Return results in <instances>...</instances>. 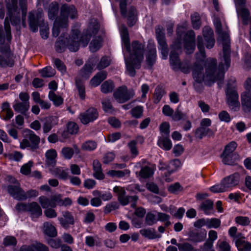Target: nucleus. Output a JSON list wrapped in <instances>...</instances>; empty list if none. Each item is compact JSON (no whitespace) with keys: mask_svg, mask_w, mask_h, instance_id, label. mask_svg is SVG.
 <instances>
[{"mask_svg":"<svg viewBox=\"0 0 251 251\" xmlns=\"http://www.w3.org/2000/svg\"><path fill=\"white\" fill-rule=\"evenodd\" d=\"M245 91L241 96L242 103L249 110H251V78H248L245 82Z\"/></svg>","mask_w":251,"mask_h":251,"instance_id":"16","label":"nucleus"},{"mask_svg":"<svg viewBox=\"0 0 251 251\" xmlns=\"http://www.w3.org/2000/svg\"><path fill=\"white\" fill-rule=\"evenodd\" d=\"M103 110L109 113H111L113 111L112 106L109 99H105L102 102Z\"/></svg>","mask_w":251,"mask_h":251,"instance_id":"62","label":"nucleus"},{"mask_svg":"<svg viewBox=\"0 0 251 251\" xmlns=\"http://www.w3.org/2000/svg\"><path fill=\"white\" fill-rule=\"evenodd\" d=\"M14 64L13 60L11 58L4 59L0 55V65L2 67H12Z\"/></svg>","mask_w":251,"mask_h":251,"instance_id":"61","label":"nucleus"},{"mask_svg":"<svg viewBox=\"0 0 251 251\" xmlns=\"http://www.w3.org/2000/svg\"><path fill=\"white\" fill-rule=\"evenodd\" d=\"M113 192L118 196V199L120 202L123 205H127L130 201L131 202V205L134 207L136 205L138 197L136 196L128 197L125 195L126 192L125 189L121 186H115L113 188Z\"/></svg>","mask_w":251,"mask_h":251,"instance_id":"12","label":"nucleus"},{"mask_svg":"<svg viewBox=\"0 0 251 251\" xmlns=\"http://www.w3.org/2000/svg\"><path fill=\"white\" fill-rule=\"evenodd\" d=\"M164 91L160 88H156L155 90L154 99V102L158 103L164 94Z\"/></svg>","mask_w":251,"mask_h":251,"instance_id":"56","label":"nucleus"},{"mask_svg":"<svg viewBox=\"0 0 251 251\" xmlns=\"http://www.w3.org/2000/svg\"><path fill=\"white\" fill-rule=\"evenodd\" d=\"M198 106L200 108L201 112L204 114H206L207 113L209 112L210 108V106L204 101L202 100H199L198 102Z\"/></svg>","mask_w":251,"mask_h":251,"instance_id":"60","label":"nucleus"},{"mask_svg":"<svg viewBox=\"0 0 251 251\" xmlns=\"http://www.w3.org/2000/svg\"><path fill=\"white\" fill-rule=\"evenodd\" d=\"M235 142H231L225 147V150L221 155L223 162L227 165H232L234 163L233 151L236 148Z\"/></svg>","mask_w":251,"mask_h":251,"instance_id":"14","label":"nucleus"},{"mask_svg":"<svg viewBox=\"0 0 251 251\" xmlns=\"http://www.w3.org/2000/svg\"><path fill=\"white\" fill-rule=\"evenodd\" d=\"M15 208L20 212L24 211L29 212L31 217L33 220L42 214V211L40 206L36 202H32L28 204L19 203L16 205Z\"/></svg>","mask_w":251,"mask_h":251,"instance_id":"10","label":"nucleus"},{"mask_svg":"<svg viewBox=\"0 0 251 251\" xmlns=\"http://www.w3.org/2000/svg\"><path fill=\"white\" fill-rule=\"evenodd\" d=\"M140 233L143 236L151 239L158 238L161 237L160 235L156 233L154 229L151 228L141 229Z\"/></svg>","mask_w":251,"mask_h":251,"instance_id":"29","label":"nucleus"},{"mask_svg":"<svg viewBox=\"0 0 251 251\" xmlns=\"http://www.w3.org/2000/svg\"><path fill=\"white\" fill-rule=\"evenodd\" d=\"M236 246L239 251H251V244L246 242L244 238H238L236 240Z\"/></svg>","mask_w":251,"mask_h":251,"instance_id":"30","label":"nucleus"},{"mask_svg":"<svg viewBox=\"0 0 251 251\" xmlns=\"http://www.w3.org/2000/svg\"><path fill=\"white\" fill-rule=\"evenodd\" d=\"M100 25L95 19H92L89 24L88 28L83 32L82 35L79 34L77 29L72 31L71 37L66 39V41L58 40L55 43L56 50L58 52L63 50L65 47H67L71 51H76L78 50L79 44L85 47L91 37L93 39L90 42L89 49L91 52H96L102 46V39L99 34Z\"/></svg>","mask_w":251,"mask_h":251,"instance_id":"2","label":"nucleus"},{"mask_svg":"<svg viewBox=\"0 0 251 251\" xmlns=\"http://www.w3.org/2000/svg\"><path fill=\"white\" fill-rule=\"evenodd\" d=\"M57 119L55 117H50L45 119L43 126V129L44 133L49 132L52 126L57 124Z\"/></svg>","mask_w":251,"mask_h":251,"instance_id":"28","label":"nucleus"},{"mask_svg":"<svg viewBox=\"0 0 251 251\" xmlns=\"http://www.w3.org/2000/svg\"><path fill=\"white\" fill-rule=\"evenodd\" d=\"M43 231L44 233L50 237H55L57 230L52 224L49 222H45L43 224Z\"/></svg>","mask_w":251,"mask_h":251,"instance_id":"27","label":"nucleus"},{"mask_svg":"<svg viewBox=\"0 0 251 251\" xmlns=\"http://www.w3.org/2000/svg\"><path fill=\"white\" fill-rule=\"evenodd\" d=\"M135 95L133 89H127L125 86L118 88L113 93L115 100L119 103H124L132 98Z\"/></svg>","mask_w":251,"mask_h":251,"instance_id":"11","label":"nucleus"},{"mask_svg":"<svg viewBox=\"0 0 251 251\" xmlns=\"http://www.w3.org/2000/svg\"><path fill=\"white\" fill-rule=\"evenodd\" d=\"M41 75L44 77H52L54 75L55 71L51 67H46L39 71Z\"/></svg>","mask_w":251,"mask_h":251,"instance_id":"39","label":"nucleus"},{"mask_svg":"<svg viewBox=\"0 0 251 251\" xmlns=\"http://www.w3.org/2000/svg\"><path fill=\"white\" fill-rule=\"evenodd\" d=\"M58 4L56 2H52L48 9V15L50 19H53L58 11Z\"/></svg>","mask_w":251,"mask_h":251,"instance_id":"40","label":"nucleus"},{"mask_svg":"<svg viewBox=\"0 0 251 251\" xmlns=\"http://www.w3.org/2000/svg\"><path fill=\"white\" fill-rule=\"evenodd\" d=\"M1 110L0 112V118L4 121L10 120L14 115V113L10 108L9 103L5 102L2 103Z\"/></svg>","mask_w":251,"mask_h":251,"instance_id":"24","label":"nucleus"},{"mask_svg":"<svg viewBox=\"0 0 251 251\" xmlns=\"http://www.w3.org/2000/svg\"><path fill=\"white\" fill-rule=\"evenodd\" d=\"M75 84L80 98L84 99L85 96V91L83 84L78 78L76 79Z\"/></svg>","mask_w":251,"mask_h":251,"instance_id":"49","label":"nucleus"},{"mask_svg":"<svg viewBox=\"0 0 251 251\" xmlns=\"http://www.w3.org/2000/svg\"><path fill=\"white\" fill-rule=\"evenodd\" d=\"M180 39H178L172 46L173 50L171 52L170 56V65L173 70L175 71L180 70L186 74L190 72V71L189 63L187 62H180L177 53H175L176 51H178L180 48Z\"/></svg>","mask_w":251,"mask_h":251,"instance_id":"7","label":"nucleus"},{"mask_svg":"<svg viewBox=\"0 0 251 251\" xmlns=\"http://www.w3.org/2000/svg\"><path fill=\"white\" fill-rule=\"evenodd\" d=\"M29 24L31 30L36 32L38 30V26L41 27L40 34L43 39L47 38L48 36V27L44 23L42 18V12L36 13V16L33 13H30L29 15Z\"/></svg>","mask_w":251,"mask_h":251,"instance_id":"9","label":"nucleus"},{"mask_svg":"<svg viewBox=\"0 0 251 251\" xmlns=\"http://www.w3.org/2000/svg\"><path fill=\"white\" fill-rule=\"evenodd\" d=\"M213 23L219 35L218 41L223 45L225 64L221 62L217 69L216 66V60L213 58L208 59L204 63L205 74L204 75L202 66L205 58L204 43L202 37L198 36V48L200 53L197 55V60L192 68L195 80L198 83L204 82L208 85H210L215 81L222 80L225 70L228 69L230 65V42L227 25L225 23H222L217 18L214 19ZM203 35L206 48H213L215 44V40L212 29L208 26L204 27L203 29Z\"/></svg>","mask_w":251,"mask_h":251,"instance_id":"1","label":"nucleus"},{"mask_svg":"<svg viewBox=\"0 0 251 251\" xmlns=\"http://www.w3.org/2000/svg\"><path fill=\"white\" fill-rule=\"evenodd\" d=\"M149 48L150 51L147 55L146 61L150 66H151L155 63L156 57V50L155 46L153 43H150Z\"/></svg>","mask_w":251,"mask_h":251,"instance_id":"26","label":"nucleus"},{"mask_svg":"<svg viewBox=\"0 0 251 251\" xmlns=\"http://www.w3.org/2000/svg\"><path fill=\"white\" fill-rule=\"evenodd\" d=\"M28 138L31 145V149H36L40 142L39 137L33 133L31 130L28 131Z\"/></svg>","mask_w":251,"mask_h":251,"instance_id":"37","label":"nucleus"},{"mask_svg":"<svg viewBox=\"0 0 251 251\" xmlns=\"http://www.w3.org/2000/svg\"><path fill=\"white\" fill-rule=\"evenodd\" d=\"M226 191L236 185L239 182V175L235 174L224 178L222 181Z\"/></svg>","mask_w":251,"mask_h":251,"instance_id":"22","label":"nucleus"},{"mask_svg":"<svg viewBox=\"0 0 251 251\" xmlns=\"http://www.w3.org/2000/svg\"><path fill=\"white\" fill-rule=\"evenodd\" d=\"M94 194L95 196H99L100 199L104 201H108L112 198V194L108 192L101 193L98 191H95L94 192Z\"/></svg>","mask_w":251,"mask_h":251,"instance_id":"58","label":"nucleus"},{"mask_svg":"<svg viewBox=\"0 0 251 251\" xmlns=\"http://www.w3.org/2000/svg\"><path fill=\"white\" fill-rule=\"evenodd\" d=\"M157 144L161 148L166 151L170 150L172 147V142L168 137L162 136L159 137Z\"/></svg>","mask_w":251,"mask_h":251,"instance_id":"32","label":"nucleus"},{"mask_svg":"<svg viewBox=\"0 0 251 251\" xmlns=\"http://www.w3.org/2000/svg\"><path fill=\"white\" fill-rule=\"evenodd\" d=\"M54 63L57 69L61 74H64L66 72V67L59 59H55L54 60Z\"/></svg>","mask_w":251,"mask_h":251,"instance_id":"63","label":"nucleus"},{"mask_svg":"<svg viewBox=\"0 0 251 251\" xmlns=\"http://www.w3.org/2000/svg\"><path fill=\"white\" fill-rule=\"evenodd\" d=\"M6 0L7 8V16L4 22V29L5 37L7 42L11 40L10 27L9 24L10 21L12 25H17L20 22V10H21L23 24L25 25V20L26 14V0H20V9H18L17 6V0ZM5 34L3 33L2 25H0V51L2 53L7 52L9 50L8 46L4 45Z\"/></svg>","mask_w":251,"mask_h":251,"instance_id":"4","label":"nucleus"},{"mask_svg":"<svg viewBox=\"0 0 251 251\" xmlns=\"http://www.w3.org/2000/svg\"><path fill=\"white\" fill-rule=\"evenodd\" d=\"M218 116L221 121L229 123L231 121L230 115L226 111L220 112Z\"/></svg>","mask_w":251,"mask_h":251,"instance_id":"59","label":"nucleus"},{"mask_svg":"<svg viewBox=\"0 0 251 251\" xmlns=\"http://www.w3.org/2000/svg\"><path fill=\"white\" fill-rule=\"evenodd\" d=\"M114 88L113 82L111 80H107L103 82L101 85V91L103 93L107 94L112 91Z\"/></svg>","mask_w":251,"mask_h":251,"instance_id":"38","label":"nucleus"},{"mask_svg":"<svg viewBox=\"0 0 251 251\" xmlns=\"http://www.w3.org/2000/svg\"><path fill=\"white\" fill-rule=\"evenodd\" d=\"M206 235L205 232L202 234L198 232H192L190 234L189 237L192 241L199 242L203 241L205 238Z\"/></svg>","mask_w":251,"mask_h":251,"instance_id":"44","label":"nucleus"},{"mask_svg":"<svg viewBox=\"0 0 251 251\" xmlns=\"http://www.w3.org/2000/svg\"><path fill=\"white\" fill-rule=\"evenodd\" d=\"M107 74L106 72L102 71L97 73L91 80L90 85L92 87L98 86L100 82L105 79Z\"/></svg>","mask_w":251,"mask_h":251,"instance_id":"31","label":"nucleus"},{"mask_svg":"<svg viewBox=\"0 0 251 251\" xmlns=\"http://www.w3.org/2000/svg\"><path fill=\"white\" fill-rule=\"evenodd\" d=\"M213 207V202L210 200H207L202 203L201 206V208L204 213L208 215L210 213V210Z\"/></svg>","mask_w":251,"mask_h":251,"instance_id":"46","label":"nucleus"},{"mask_svg":"<svg viewBox=\"0 0 251 251\" xmlns=\"http://www.w3.org/2000/svg\"><path fill=\"white\" fill-rule=\"evenodd\" d=\"M155 170V166H147L141 170L139 173V176L141 178H147L152 176Z\"/></svg>","mask_w":251,"mask_h":251,"instance_id":"35","label":"nucleus"},{"mask_svg":"<svg viewBox=\"0 0 251 251\" xmlns=\"http://www.w3.org/2000/svg\"><path fill=\"white\" fill-rule=\"evenodd\" d=\"M110 63V59L109 57H103L101 58L97 67L99 70H100L107 67Z\"/></svg>","mask_w":251,"mask_h":251,"instance_id":"54","label":"nucleus"},{"mask_svg":"<svg viewBox=\"0 0 251 251\" xmlns=\"http://www.w3.org/2000/svg\"><path fill=\"white\" fill-rule=\"evenodd\" d=\"M157 222V215L151 212H149L146 217V223L149 226H152Z\"/></svg>","mask_w":251,"mask_h":251,"instance_id":"42","label":"nucleus"},{"mask_svg":"<svg viewBox=\"0 0 251 251\" xmlns=\"http://www.w3.org/2000/svg\"><path fill=\"white\" fill-rule=\"evenodd\" d=\"M76 16L77 10L74 6L63 4L61 8L60 17L55 19L53 25V36L57 37L59 33L60 27H65L67 26L69 17L74 19Z\"/></svg>","mask_w":251,"mask_h":251,"instance_id":"5","label":"nucleus"},{"mask_svg":"<svg viewBox=\"0 0 251 251\" xmlns=\"http://www.w3.org/2000/svg\"><path fill=\"white\" fill-rule=\"evenodd\" d=\"M177 247L179 251H192L193 247L190 244L184 243L178 244Z\"/></svg>","mask_w":251,"mask_h":251,"instance_id":"64","label":"nucleus"},{"mask_svg":"<svg viewBox=\"0 0 251 251\" xmlns=\"http://www.w3.org/2000/svg\"><path fill=\"white\" fill-rule=\"evenodd\" d=\"M235 221L236 224L242 226H248L250 223L249 218L246 216H237L235 219Z\"/></svg>","mask_w":251,"mask_h":251,"instance_id":"50","label":"nucleus"},{"mask_svg":"<svg viewBox=\"0 0 251 251\" xmlns=\"http://www.w3.org/2000/svg\"><path fill=\"white\" fill-rule=\"evenodd\" d=\"M227 103L232 110L236 111L239 109L238 95L235 90L228 89L226 91Z\"/></svg>","mask_w":251,"mask_h":251,"instance_id":"17","label":"nucleus"},{"mask_svg":"<svg viewBox=\"0 0 251 251\" xmlns=\"http://www.w3.org/2000/svg\"><path fill=\"white\" fill-rule=\"evenodd\" d=\"M57 156L56 151L53 149H50L46 153V162L48 166H54L55 164V158Z\"/></svg>","mask_w":251,"mask_h":251,"instance_id":"33","label":"nucleus"},{"mask_svg":"<svg viewBox=\"0 0 251 251\" xmlns=\"http://www.w3.org/2000/svg\"><path fill=\"white\" fill-rule=\"evenodd\" d=\"M20 251H49V248L44 244L36 242L31 245H24Z\"/></svg>","mask_w":251,"mask_h":251,"instance_id":"25","label":"nucleus"},{"mask_svg":"<svg viewBox=\"0 0 251 251\" xmlns=\"http://www.w3.org/2000/svg\"><path fill=\"white\" fill-rule=\"evenodd\" d=\"M93 168L94 171V176L98 179H102L104 178V175L101 172V164L98 160L93 162Z\"/></svg>","mask_w":251,"mask_h":251,"instance_id":"36","label":"nucleus"},{"mask_svg":"<svg viewBox=\"0 0 251 251\" xmlns=\"http://www.w3.org/2000/svg\"><path fill=\"white\" fill-rule=\"evenodd\" d=\"M185 209L182 207H180L178 208L177 210H176L175 207H173L170 209V213L171 214L174 216V217L180 219L182 218L184 213Z\"/></svg>","mask_w":251,"mask_h":251,"instance_id":"48","label":"nucleus"},{"mask_svg":"<svg viewBox=\"0 0 251 251\" xmlns=\"http://www.w3.org/2000/svg\"><path fill=\"white\" fill-rule=\"evenodd\" d=\"M33 162L32 161H29L26 163L24 164L21 168L20 172L24 175H28L30 174L31 168L33 166Z\"/></svg>","mask_w":251,"mask_h":251,"instance_id":"45","label":"nucleus"},{"mask_svg":"<svg viewBox=\"0 0 251 251\" xmlns=\"http://www.w3.org/2000/svg\"><path fill=\"white\" fill-rule=\"evenodd\" d=\"M68 132L71 134H75L77 132L78 127L74 122H69L67 125Z\"/></svg>","mask_w":251,"mask_h":251,"instance_id":"52","label":"nucleus"},{"mask_svg":"<svg viewBox=\"0 0 251 251\" xmlns=\"http://www.w3.org/2000/svg\"><path fill=\"white\" fill-rule=\"evenodd\" d=\"M121 34L123 52L126 67V73L131 76L135 75V69L139 68L143 59L144 45L137 41L132 43L131 48L129 45V35L125 26L119 28Z\"/></svg>","mask_w":251,"mask_h":251,"instance_id":"3","label":"nucleus"},{"mask_svg":"<svg viewBox=\"0 0 251 251\" xmlns=\"http://www.w3.org/2000/svg\"><path fill=\"white\" fill-rule=\"evenodd\" d=\"M206 227L208 228L218 227L221 224L220 221L218 219H206Z\"/></svg>","mask_w":251,"mask_h":251,"instance_id":"51","label":"nucleus"},{"mask_svg":"<svg viewBox=\"0 0 251 251\" xmlns=\"http://www.w3.org/2000/svg\"><path fill=\"white\" fill-rule=\"evenodd\" d=\"M98 115L97 110L94 108H90L85 112L80 114L79 119L82 123L87 124L96 120Z\"/></svg>","mask_w":251,"mask_h":251,"instance_id":"20","label":"nucleus"},{"mask_svg":"<svg viewBox=\"0 0 251 251\" xmlns=\"http://www.w3.org/2000/svg\"><path fill=\"white\" fill-rule=\"evenodd\" d=\"M156 37L159 44L158 49L163 59H166L168 54V49L166 43L164 32L163 28L158 26L156 28Z\"/></svg>","mask_w":251,"mask_h":251,"instance_id":"13","label":"nucleus"},{"mask_svg":"<svg viewBox=\"0 0 251 251\" xmlns=\"http://www.w3.org/2000/svg\"><path fill=\"white\" fill-rule=\"evenodd\" d=\"M62 196L60 194H55L52 195L50 200L44 196L40 197L38 199L39 202L43 208L49 207H55L57 205L68 206L72 204V201L69 198L62 199Z\"/></svg>","mask_w":251,"mask_h":251,"instance_id":"8","label":"nucleus"},{"mask_svg":"<svg viewBox=\"0 0 251 251\" xmlns=\"http://www.w3.org/2000/svg\"><path fill=\"white\" fill-rule=\"evenodd\" d=\"M15 111L22 113L26 112L29 108V102L16 101L13 105Z\"/></svg>","mask_w":251,"mask_h":251,"instance_id":"34","label":"nucleus"},{"mask_svg":"<svg viewBox=\"0 0 251 251\" xmlns=\"http://www.w3.org/2000/svg\"><path fill=\"white\" fill-rule=\"evenodd\" d=\"M209 190L213 193H221L226 191V190L222 183L216 184L209 188Z\"/></svg>","mask_w":251,"mask_h":251,"instance_id":"57","label":"nucleus"},{"mask_svg":"<svg viewBox=\"0 0 251 251\" xmlns=\"http://www.w3.org/2000/svg\"><path fill=\"white\" fill-rule=\"evenodd\" d=\"M216 248L218 251H231L230 246L226 241H218L216 244Z\"/></svg>","mask_w":251,"mask_h":251,"instance_id":"47","label":"nucleus"},{"mask_svg":"<svg viewBox=\"0 0 251 251\" xmlns=\"http://www.w3.org/2000/svg\"><path fill=\"white\" fill-rule=\"evenodd\" d=\"M191 20L193 26L197 29L200 27V16L198 13H194L191 15Z\"/></svg>","mask_w":251,"mask_h":251,"instance_id":"55","label":"nucleus"},{"mask_svg":"<svg viewBox=\"0 0 251 251\" xmlns=\"http://www.w3.org/2000/svg\"><path fill=\"white\" fill-rule=\"evenodd\" d=\"M58 220L61 226L65 229H68L75 223L74 217L68 211L63 212L62 216L59 217Z\"/></svg>","mask_w":251,"mask_h":251,"instance_id":"21","label":"nucleus"},{"mask_svg":"<svg viewBox=\"0 0 251 251\" xmlns=\"http://www.w3.org/2000/svg\"><path fill=\"white\" fill-rule=\"evenodd\" d=\"M97 144L95 142L89 141L82 145V149L86 151H93L96 148Z\"/></svg>","mask_w":251,"mask_h":251,"instance_id":"53","label":"nucleus"},{"mask_svg":"<svg viewBox=\"0 0 251 251\" xmlns=\"http://www.w3.org/2000/svg\"><path fill=\"white\" fill-rule=\"evenodd\" d=\"M195 36V33L192 30L188 31L185 35L183 43L186 53H191L194 50Z\"/></svg>","mask_w":251,"mask_h":251,"instance_id":"19","label":"nucleus"},{"mask_svg":"<svg viewBox=\"0 0 251 251\" xmlns=\"http://www.w3.org/2000/svg\"><path fill=\"white\" fill-rule=\"evenodd\" d=\"M211 125V120L209 118L202 119L200 123L201 127L199 128L196 131L197 134L200 133V136L201 137L203 135H207L208 133H211V130L209 128H206Z\"/></svg>","mask_w":251,"mask_h":251,"instance_id":"23","label":"nucleus"},{"mask_svg":"<svg viewBox=\"0 0 251 251\" xmlns=\"http://www.w3.org/2000/svg\"><path fill=\"white\" fill-rule=\"evenodd\" d=\"M181 166L180 161L176 159L170 162L168 165V171L170 173L174 172L179 168Z\"/></svg>","mask_w":251,"mask_h":251,"instance_id":"41","label":"nucleus"},{"mask_svg":"<svg viewBox=\"0 0 251 251\" xmlns=\"http://www.w3.org/2000/svg\"><path fill=\"white\" fill-rule=\"evenodd\" d=\"M9 181L14 184V185L8 186L7 190L10 195L15 199L18 200H25L29 198H35L38 196V192L35 190H31L25 192L20 187L19 184L16 179L12 176H8Z\"/></svg>","mask_w":251,"mask_h":251,"instance_id":"6","label":"nucleus"},{"mask_svg":"<svg viewBox=\"0 0 251 251\" xmlns=\"http://www.w3.org/2000/svg\"><path fill=\"white\" fill-rule=\"evenodd\" d=\"M98 61V58L96 56H93L90 58L85 66L79 73V75L83 78L87 79L94 70L95 63Z\"/></svg>","mask_w":251,"mask_h":251,"instance_id":"18","label":"nucleus"},{"mask_svg":"<svg viewBox=\"0 0 251 251\" xmlns=\"http://www.w3.org/2000/svg\"><path fill=\"white\" fill-rule=\"evenodd\" d=\"M49 98L50 100L52 101L53 104L55 106H59L63 102L62 98L55 95L53 91H50L49 94Z\"/></svg>","mask_w":251,"mask_h":251,"instance_id":"43","label":"nucleus"},{"mask_svg":"<svg viewBox=\"0 0 251 251\" xmlns=\"http://www.w3.org/2000/svg\"><path fill=\"white\" fill-rule=\"evenodd\" d=\"M131 1V0H122L120 4L121 13L123 16L127 17L128 24L130 26H133L136 21V12L133 7L130 8L128 10V14L126 15L125 10L126 6V5L129 4Z\"/></svg>","mask_w":251,"mask_h":251,"instance_id":"15","label":"nucleus"}]
</instances>
